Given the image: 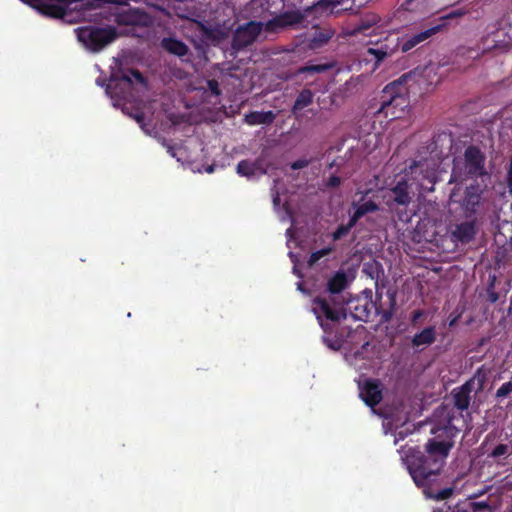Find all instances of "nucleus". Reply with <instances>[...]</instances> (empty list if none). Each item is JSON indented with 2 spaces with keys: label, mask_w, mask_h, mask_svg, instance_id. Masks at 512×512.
Wrapping results in <instances>:
<instances>
[{
  "label": "nucleus",
  "mask_w": 512,
  "mask_h": 512,
  "mask_svg": "<svg viewBox=\"0 0 512 512\" xmlns=\"http://www.w3.org/2000/svg\"><path fill=\"white\" fill-rule=\"evenodd\" d=\"M457 431L451 419L443 427L432 428L431 432L437 436L427 443L426 456L413 447L401 448V458L417 486H425L432 476L440 472Z\"/></svg>",
  "instance_id": "f257e3e1"
},
{
  "label": "nucleus",
  "mask_w": 512,
  "mask_h": 512,
  "mask_svg": "<svg viewBox=\"0 0 512 512\" xmlns=\"http://www.w3.org/2000/svg\"><path fill=\"white\" fill-rule=\"evenodd\" d=\"M146 89V82L137 71L116 72L112 71L106 93L110 96L115 107H121L122 111L133 117L142 129L149 133L144 120L146 113L139 106L135 107V113H131L128 104L136 102V95Z\"/></svg>",
  "instance_id": "f03ea898"
},
{
  "label": "nucleus",
  "mask_w": 512,
  "mask_h": 512,
  "mask_svg": "<svg viewBox=\"0 0 512 512\" xmlns=\"http://www.w3.org/2000/svg\"><path fill=\"white\" fill-rule=\"evenodd\" d=\"M431 161L417 163L410 167V172L407 178L401 179L393 187L390 193V199L394 203L406 206L411 202V194L415 191H432L433 185L437 179V170Z\"/></svg>",
  "instance_id": "7ed1b4c3"
},
{
  "label": "nucleus",
  "mask_w": 512,
  "mask_h": 512,
  "mask_svg": "<svg viewBox=\"0 0 512 512\" xmlns=\"http://www.w3.org/2000/svg\"><path fill=\"white\" fill-rule=\"evenodd\" d=\"M37 8L43 14L55 18H67L72 11H86L101 7L105 3H119L117 0H21Z\"/></svg>",
  "instance_id": "20e7f679"
},
{
  "label": "nucleus",
  "mask_w": 512,
  "mask_h": 512,
  "mask_svg": "<svg viewBox=\"0 0 512 512\" xmlns=\"http://www.w3.org/2000/svg\"><path fill=\"white\" fill-rule=\"evenodd\" d=\"M79 42L93 52L100 51L117 38V33L112 27H81L76 29Z\"/></svg>",
  "instance_id": "39448f33"
},
{
  "label": "nucleus",
  "mask_w": 512,
  "mask_h": 512,
  "mask_svg": "<svg viewBox=\"0 0 512 512\" xmlns=\"http://www.w3.org/2000/svg\"><path fill=\"white\" fill-rule=\"evenodd\" d=\"M484 159L480 151L474 147H469L465 151L464 162L455 163L450 183H461L465 176H478L484 174Z\"/></svg>",
  "instance_id": "423d86ee"
},
{
  "label": "nucleus",
  "mask_w": 512,
  "mask_h": 512,
  "mask_svg": "<svg viewBox=\"0 0 512 512\" xmlns=\"http://www.w3.org/2000/svg\"><path fill=\"white\" fill-rule=\"evenodd\" d=\"M398 46V39L389 36L376 41H369L365 51V60L374 61V70L383 60L391 57L397 51Z\"/></svg>",
  "instance_id": "0eeeda50"
},
{
  "label": "nucleus",
  "mask_w": 512,
  "mask_h": 512,
  "mask_svg": "<svg viewBox=\"0 0 512 512\" xmlns=\"http://www.w3.org/2000/svg\"><path fill=\"white\" fill-rule=\"evenodd\" d=\"M312 312L315 314L320 326L325 332L332 329V325L342 318H345V313L340 306H331L325 300L316 298L312 304Z\"/></svg>",
  "instance_id": "6e6552de"
},
{
  "label": "nucleus",
  "mask_w": 512,
  "mask_h": 512,
  "mask_svg": "<svg viewBox=\"0 0 512 512\" xmlns=\"http://www.w3.org/2000/svg\"><path fill=\"white\" fill-rule=\"evenodd\" d=\"M486 380L485 372L478 371L468 382L463 386L453 391V398L456 407L460 410L467 409L470 403V393L472 391L478 392L483 389Z\"/></svg>",
  "instance_id": "1a4fd4ad"
},
{
  "label": "nucleus",
  "mask_w": 512,
  "mask_h": 512,
  "mask_svg": "<svg viewBox=\"0 0 512 512\" xmlns=\"http://www.w3.org/2000/svg\"><path fill=\"white\" fill-rule=\"evenodd\" d=\"M376 352L369 342H365L360 350L347 352L346 361L358 371L369 370L374 367Z\"/></svg>",
  "instance_id": "9d476101"
},
{
  "label": "nucleus",
  "mask_w": 512,
  "mask_h": 512,
  "mask_svg": "<svg viewBox=\"0 0 512 512\" xmlns=\"http://www.w3.org/2000/svg\"><path fill=\"white\" fill-rule=\"evenodd\" d=\"M263 29V23L251 21L240 26L234 35L233 48L241 49L252 44Z\"/></svg>",
  "instance_id": "9b49d317"
},
{
  "label": "nucleus",
  "mask_w": 512,
  "mask_h": 512,
  "mask_svg": "<svg viewBox=\"0 0 512 512\" xmlns=\"http://www.w3.org/2000/svg\"><path fill=\"white\" fill-rule=\"evenodd\" d=\"M408 105L409 102L405 96L395 95L392 96L389 101H382L378 113L383 114L385 117H390L391 120L399 119L406 114V108L408 107Z\"/></svg>",
  "instance_id": "f8f14e48"
},
{
  "label": "nucleus",
  "mask_w": 512,
  "mask_h": 512,
  "mask_svg": "<svg viewBox=\"0 0 512 512\" xmlns=\"http://www.w3.org/2000/svg\"><path fill=\"white\" fill-rule=\"evenodd\" d=\"M481 189L478 186H470L466 190L465 197L461 202L458 193L453 191L450 195V204L461 203L463 210L467 216L473 214L480 202Z\"/></svg>",
  "instance_id": "ddd939ff"
},
{
  "label": "nucleus",
  "mask_w": 512,
  "mask_h": 512,
  "mask_svg": "<svg viewBox=\"0 0 512 512\" xmlns=\"http://www.w3.org/2000/svg\"><path fill=\"white\" fill-rule=\"evenodd\" d=\"M116 20L118 23L124 25L144 26L150 23V17L146 13L127 5H123L120 8V11L116 14Z\"/></svg>",
  "instance_id": "4468645a"
},
{
  "label": "nucleus",
  "mask_w": 512,
  "mask_h": 512,
  "mask_svg": "<svg viewBox=\"0 0 512 512\" xmlns=\"http://www.w3.org/2000/svg\"><path fill=\"white\" fill-rule=\"evenodd\" d=\"M387 23L375 14L367 15L353 29L352 33L356 35L372 36L381 33Z\"/></svg>",
  "instance_id": "2eb2a0df"
},
{
  "label": "nucleus",
  "mask_w": 512,
  "mask_h": 512,
  "mask_svg": "<svg viewBox=\"0 0 512 512\" xmlns=\"http://www.w3.org/2000/svg\"><path fill=\"white\" fill-rule=\"evenodd\" d=\"M359 391L362 400L370 407L377 405L382 399V391L376 381L359 382Z\"/></svg>",
  "instance_id": "dca6fc26"
},
{
  "label": "nucleus",
  "mask_w": 512,
  "mask_h": 512,
  "mask_svg": "<svg viewBox=\"0 0 512 512\" xmlns=\"http://www.w3.org/2000/svg\"><path fill=\"white\" fill-rule=\"evenodd\" d=\"M236 171L240 176L247 178H252L266 173V169L263 166L261 159H257L253 162L249 160H242L238 163Z\"/></svg>",
  "instance_id": "f3484780"
},
{
  "label": "nucleus",
  "mask_w": 512,
  "mask_h": 512,
  "mask_svg": "<svg viewBox=\"0 0 512 512\" xmlns=\"http://www.w3.org/2000/svg\"><path fill=\"white\" fill-rule=\"evenodd\" d=\"M407 424V417H404L401 422L394 421L393 418L386 417L383 421V428L385 433L393 432L395 430L394 444H397L400 439H404L408 434L409 427L402 429Z\"/></svg>",
  "instance_id": "a211bd4d"
},
{
  "label": "nucleus",
  "mask_w": 512,
  "mask_h": 512,
  "mask_svg": "<svg viewBox=\"0 0 512 512\" xmlns=\"http://www.w3.org/2000/svg\"><path fill=\"white\" fill-rule=\"evenodd\" d=\"M353 278L354 276L352 274H348L343 270L337 271L328 280V290L331 293H339L348 286V284L353 280Z\"/></svg>",
  "instance_id": "6ab92c4d"
},
{
  "label": "nucleus",
  "mask_w": 512,
  "mask_h": 512,
  "mask_svg": "<svg viewBox=\"0 0 512 512\" xmlns=\"http://www.w3.org/2000/svg\"><path fill=\"white\" fill-rule=\"evenodd\" d=\"M441 26L437 25L432 28L426 29L425 31H422L420 33H417L408 39L404 41L402 44V51L406 52L415 47L416 45L420 44L421 42L427 40L429 37L434 35L440 30Z\"/></svg>",
  "instance_id": "aec40b11"
},
{
  "label": "nucleus",
  "mask_w": 512,
  "mask_h": 512,
  "mask_svg": "<svg viewBox=\"0 0 512 512\" xmlns=\"http://www.w3.org/2000/svg\"><path fill=\"white\" fill-rule=\"evenodd\" d=\"M276 118L272 111H254L245 116V122L251 126L260 124H271Z\"/></svg>",
  "instance_id": "412c9836"
},
{
  "label": "nucleus",
  "mask_w": 512,
  "mask_h": 512,
  "mask_svg": "<svg viewBox=\"0 0 512 512\" xmlns=\"http://www.w3.org/2000/svg\"><path fill=\"white\" fill-rule=\"evenodd\" d=\"M434 0H405L402 7L410 12L427 13L434 8Z\"/></svg>",
  "instance_id": "4be33fe9"
},
{
  "label": "nucleus",
  "mask_w": 512,
  "mask_h": 512,
  "mask_svg": "<svg viewBox=\"0 0 512 512\" xmlns=\"http://www.w3.org/2000/svg\"><path fill=\"white\" fill-rule=\"evenodd\" d=\"M353 208L354 213L351 217V225H355L359 218H361L362 216L369 212L376 211L378 207L373 201L368 200L361 204L353 203Z\"/></svg>",
  "instance_id": "5701e85b"
},
{
  "label": "nucleus",
  "mask_w": 512,
  "mask_h": 512,
  "mask_svg": "<svg viewBox=\"0 0 512 512\" xmlns=\"http://www.w3.org/2000/svg\"><path fill=\"white\" fill-rule=\"evenodd\" d=\"M474 234L475 227L472 222H465L458 225L453 232L454 237L461 242H468L473 238Z\"/></svg>",
  "instance_id": "b1692460"
},
{
  "label": "nucleus",
  "mask_w": 512,
  "mask_h": 512,
  "mask_svg": "<svg viewBox=\"0 0 512 512\" xmlns=\"http://www.w3.org/2000/svg\"><path fill=\"white\" fill-rule=\"evenodd\" d=\"M435 340V329L428 327L423 329L420 333L413 337L412 343L414 346L430 345Z\"/></svg>",
  "instance_id": "393cba45"
},
{
  "label": "nucleus",
  "mask_w": 512,
  "mask_h": 512,
  "mask_svg": "<svg viewBox=\"0 0 512 512\" xmlns=\"http://www.w3.org/2000/svg\"><path fill=\"white\" fill-rule=\"evenodd\" d=\"M162 46L167 51L177 56H184L187 53V46L173 38L163 39Z\"/></svg>",
  "instance_id": "a878e982"
},
{
  "label": "nucleus",
  "mask_w": 512,
  "mask_h": 512,
  "mask_svg": "<svg viewBox=\"0 0 512 512\" xmlns=\"http://www.w3.org/2000/svg\"><path fill=\"white\" fill-rule=\"evenodd\" d=\"M312 101L313 93L307 89L303 90L296 98V101L292 108L293 113H297L298 111H301L305 107L309 106L312 103Z\"/></svg>",
  "instance_id": "bb28decb"
},
{
  "label": "nucleus",
  "mask_w": 512,
  "mask_h": 512,
  "mask_svg": "<svg viewBox=\"0 0 512 512\" xmlns=\"http://www.w3.org/2000/svg\"><path fill=\"white\" fill-rule=\"evenodd\" d=\"M332 37V33L329 30L317 31L314 37L311 39V47L318 48L326 43Z\"/></svg>",
  "instance_id": "cd10ccee"
},
{
  "label": "nucleus",
  "mask_w": 512,
  "mask_h": 512,
  "mask_svg": "<svg viewBox=\"0 0 512 512\" xmlns=\"http://www.w3.org/2000/svg\"><path fill=\"white\" fill-rule=\"evenodd\" d=\"M330 67L331 65L328 64L308 65L299 69V73H322Z\"/></svg>",
  "instance_id": "c85d7f7f"
},
{
  "label": "nucleus",
  "mask_w": 512,
  "mask_h": 512,
  "mask_svg": "<svg viewBox=\"0 0 512 512\" xmlns=\"http://www.w3.org/2000/svg\"><path fill=\"white\" fill-rule=\"evenodd\" d=\"M511 454V448L506 444L497 445L490 456L493 458H501Z\"/></svg>",
  "instance_id": "c756f323"
},
{
  "label": "nucleus",
  "mask_w": 512,
  "mask_h": 512,
  "mask_svg": "<svg viewBox=\"0 0 512 512\" xmlns=\"http://www.w3.org/2000/svg\"><path fill=\"white\" fill-rule=\"evenodd\" d=\"M512 393V381L503 383L496 391V398L503 399Z\"/></svg>",
  "instance_id": "7c9ffc66"
},
{
  "label": "nucleus",
  "mask_w": 512,
  "mask_h": 512,
  "mask_svg": "<svg viewBox=\"0 0 512 512\" xmlns=\"http://www.w3.org/2000/svg\"><path fill=\"white\" fill-rule=\"evenodd\" d=\"M452 492H453L452 488H446V489L439 491L437 494H432L428 490L424 489V494L426 495V497L434 498V499H438V500H444V499L450 497Z\"/></svg>",
  "instance_id": "2f4dec72"
},
{
  "label": "nucleus",
  "mask_w": 512,
  "mask_h": 512,
  "mask_svg": "<svg viewBox=\"0 0 512 512\" xmlns=\"http://www.w3.org/2000/svg\"><path fill=\"white\" fill-rule=\"evenodd\" d=\"M331 252V248H324L311 254L308 264L309 266L314 265L319 259L328 255Z\"/></svg>",
  "instance_id": "473e14b6"
},
{
  "label": "nucleus",
  "mask_w": 512,
  "mask_h": 512,
  "mask_svg": "<svg viewBox=\"0 0 512 512\" xmlns=\"http://www.w3.org/2000/svg\"><path fill=\"white\" fill-rule=\"evenodd\" d=\"M168 152L172 157L177 158L178 161H181L182 159L188 157V155H186L187 153L184 147L174 148L172 146H168Z\"/></svg>",
  "instance_id": "72a5a7b5"
},
{
  "label": "nucleus",
  "mask_w": 512,
  "mask_h": 512,
  "mask_svg": "<svg viewBox=\"0 0 512 512\" xmlns=\"http://www.w3.org/2000/svg\"><path fill=\"white\" fill-rule=\"evenodd\" d=\"M354 225H351V220L349 221V223L344 226H340L334 233H333V240H339L341 239L343 236H345L349 230L353 227Z\"/></svg>",
  "instance_id": "f704fd0d"
},
{
  "label": "nucleus",
  "mask_w": 512,
  "mask_h": 512,
  "mask_svg": "<svg viewBox=\"0 0 512 512\" xmlns=\"http://www.w3.org/2000/svg\"><path fill=\"white\" fill-rule=\"evenodd\" d=\"M207 87L210 91V93L213 95V96H219L220 95V90H219V85H218V82L215 81V80H209L207 81Z\"/></svg>",
  "instance_id": "c9c22d12"
},
{
  "label": "nucleus",
  "mask_w": 512,
  "mask_h": 512,
  "mask_svg": "<svg viewBox=\"0 0 512 512\" xmlns=\"http://www.w3.org/2000/svg\"><path fill=\"white\" fill-rule=\"evenodd\" d=\"M283 25H284V21L282 19L275 18L273 20L268 21L265 24V28H266V30H274L275 28L283 26Z\"/></svg>",
  "instance_id": "e433bc0d"
},
{
  "label": "nucleus",
  "mask_w": 512,
  "mask_h": 512,
  "mask_svg": "<svg viewBox=\"0 0 512 512\" xmlns=\"http://www.w3.org/2000/svg\"><path fill=\"white\" fill-rule=\"evenodd\" d=\"M309 163H310V160H309V159H305V158H303V159H299V160H297V161H295V162H293V163L291 164V168H292L293 170L302 169V168L307 167V166L309 165Z\"/></svg>",
  "instance_id": "4c0bfd02"
},
{
  "label": "nucleus",
  "mask_w": 512,
  "mask_h": 512,
  "mask_svg": "<svg viewBox=\"0 0 512 512\" xmlns=\"http://www.w3.org/2000/svg\"><path fill=\"white\" fill-rule=\"evenodd\" d=\"M288 255H289L291 261L294 264V266H293V273L295 275H297L298 277H302L301 273L299 272L298 266H297V261H298L297 256L293 252H291V251L289 252Z\"/></svg>",
  "instance_id": "58836bf2"
},
{
  "label": "nucleus",
  "mask_w": 512,
  "mask_h": 512,
  "mask_svg": "<svg viewBox=\"0 0 512 512\" xmlns=\"http://www.w3.org/2000/svg\"><path fill=\"white\" fill-rule=\"evenodd\" d=\"M499 488L503 492L511 491L512 490V479H509L508 477L505 478L502 481V485Z\"/></svg>",
  "instance_id": "ea45409f"
},
{
  "label": "nucleus",
  "mask_w": 512,
  "mask_h": 512,
  "mask_svg": "<svg viewBox=\"0 0 512 512\" xmlns=\"http://www.w3.org/2000/svg\"><path fill=\"white\" fill-rule=\"evenodd\" d=\"M286 236H287V245H288L289 248H291L292 238L294 237L293 228L292 227L287 229Z\"/></svg>",
  "instance_id": "a19ab883"
},
{
  "label": "nucleus",
  "mask_w": 512,
  "mask_h": 512,
  "mask_svg": "<svg viewBox=\"0 0 512 512\" xmlns=\"http://www.w3.org/2000/svg\"><path fill=\"white\" fill-rule=\"evenodd\" d=\"M324 339V342L333 350H337L339 349L340 345L338 343V341H329L326 337L323 338Z\"/></svg>",
  "instance_id": "79ce46f5"
},
{
  "label": "nucleus",
  "mask_w": 512,
  "mask_h": 512,
  "mask_svg": "<svg viewBox=\"0 0 512 512\" xmlns=\"http://www.w3.org/2000/svg\"><path fill=\"white\" fill-rule=\"evenodd\" d=\"M340 184V178L337 177V176H332L330 177L329 181H328V185L331 186V187H335V186H338Z\"/></svg>",
  "instance_id": "37998d69"
},
{
  "label": "nucleus",
  "mask_w": 512,
  "mask_h": 512,
  "mask_svg": "<svg viewBox=\"0 0 512 512\" xmlns=\"http://www.w3.org/2000/svg\"><path fill=\"white\" fill-rule=\"evenodd\" d=\"M281 203L280 195L277 191L273 192V204L277 208Z\"/></svg>",
  "instance_id": "c03bdc74"
},
{
  "label": "nucleus",
  "mask_w": 512,
  "mask_h": 512,
  "mask_svg": "<svg viewBox=\"0 0 512 512\" xmlns=\"http://www.w3.org/2000/svg\"><path fill=\"white\" fill-rule=\"evenodd\" d=\"M508 186H509L510 191L512 192V159H511L509 172H508Z\"/></svg>",
  "instance_id": "a18cd8bd"
},
{
  "label": "nucleus",
  "mask_w": 512,
  "mask_h": 512,
  "mask_svg": "<svg viewBox=\"0 0 512 512\" xmlns=\"http://www.w3.org/2000/svg\"><path fill=\"white\" fill-rule=\"evenodd\" d=\"M434 512H469V511H461V510L454 511V510H451L450 507L444 506L443 508L436 510Z\"/></svg>",
  "instance_id": "49530a36"
},
{
  "label": "nucleus",
  "mask_w": 512,
  "mask_h": 512,
  "mask_svg": "<svg viewBox=\"0 0 512 512\" xmlns=\"http://www.w3.org/2000/svg\"><path fill=\"white\" fill-rule=\"evenodd\" d=\"M257 3L262 4L263 0H256ZM272 2L273 4H277V6L282 7V0H267V3Z\"/></svg>",
  "instance_id": "de8ad7c7"
},
{
  "label": "nucleus",
  "mask_w": 512,
  "mask_h": 512,
  "mask_svg": "<svg viewBox=\"0 0 512 512\" xmlns=\"http://www.w3.org/2000/svg\"><path fill=\"white\" fill-rule=\"evenodd\" d=\"M422 316V312L421 311H415L413 313V321H416L418 318H420Z\"/></svg>",
  "instance_id": "09e8293b"
},
{
  "label": "nucleus",
  "mask_w": 512,
  "mask_h": 512,
  "mask_svg": "<svg viewBox=\"0 0 512 512\" xmlns=\"http://www.w3.org/2000/svg\"><path fill=\"white\" fill-rule=\"evenodd\" d=\"M393 86H386L385 90H384V93L385 94H388V95H391L392 92H393Z\"/></svg>",
  "instance_id": "8fccbe9b"
},
{
  "label": "nucleus",
  "mask_w": 512,
  "mask_h": 512,
  "mask_svg": "<svg viewBox=\"0 0 512 512\" xmlns=\"http://www.w3.org/2000/svg\"><path fill=\"white\" fill-rule=\"evenodd\" d=\"M287 219H290V215L288 211L286 210L285 213L281 216V221H285Z\"/></svg>",
  "instance_id": "3c124183"
},
{
  "label": "nucleus",
  "mask_w": 512,
  "mask_h": 512,
  "mask_svg": "<svg viewBox=\"0 0 512 512\" xmlns=\"http://www.w3.org/2000/svg\"><path fill=\"white\" fill-rule=\"evenodd\" d=\"M459 15H460V13L453 12V13H451V14L447 15L445 18L456 17V16H459Z\"/></svg>",
  "instance_id": "603ef678"
},
{
  "label": "nucleus",
  "mask_w": 512,
  "mask_h": 512,
  "mask_svg": "<svg viewBox=\"0 0 512 512\" xmlns=\"http://www.w3.org/2000/svg\"><path fill=\"white\" fill-rule=\"evenodd\" d=\"M205 171H206L207 173H212V172L214 171V167H213L212 165H211V166H208V167L205 169Z\"/></svg>",
  "instance_id": "864d4df0"
},
{
  "label": "nucleus",
  "mask_w": 512,
  "mask_h": 512,
  "mask_svg": "<svg viewBox=\"0 0 512 512\" xmlns=\"http://www.w3.org/2000/svg\"><path fill=\"white\" fill-rule=\"evenodd\" d=\"M297 285H298V289H299L300 291H302V284H301V283H298Z\"/></svg>",
  "instance_id": "5fc2aeb1"
},
{
  "label": "nucleus",
  "mask_w": 512,
  "mask_h": 512,
  "mask_svg": "<svg viewBox=\"0 0 512 512\" xmlns=\"http://www.w3.org/2000/svg\"><path fill=\"white\" fill-rule=\"evenodd\" d=\"M78 17H85V13L84 12H81L80 15Z\"/></svg>",
  "instance_id": "6e6d98bb"
}]
</instances>
